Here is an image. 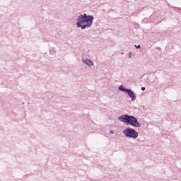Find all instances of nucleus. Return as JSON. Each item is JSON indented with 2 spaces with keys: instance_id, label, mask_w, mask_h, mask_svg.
Listing matches in <instances>:
<instances>
[{
  "instance_id": "4",
  "label": "nucleus",
  "mask_w": 181,
  "mask_h": 181,
  "mask_svg": "<svg viewBox=\"0 0 181 181\" xmlns=\"http://www.w3.org/2000/svg\"><path fill=\"white\" fill-rule=\"evenodd\" d=\"M119 91L127 93L129 97L132 98V101H135V100H136V95H135V93H134L131 89L125 88L123 85L119 86Z\"/></svg>"
},
{
  "instance_id": "10",
  "label": "nucleus",
  "mask_w": 181,
  "mask_h": 181,
  "mask_svg": "<svg viewBox=\"0 0 181 181\" xmlns=\"http://www.w3.org/2000/svg\"><path fill=\"white\" fill-rule=\"evenodd\" d=\"M110 134H114V131L110 130Z\"/></svg>"
},
{
  "instance_id": "2",
  "label": "nucleus",
  "mask_w": 181,
  "mask_h": 181,
  "mask_svg": "<svg viewBox=\"0 0 181 181\" xmlns=\"http://www.w3.org/2000/svg\"><path fill=\"white\" fill-rule=\"evenodd\" d=\"M119 121L122 122H124V124H127L128 125H132V127H135L136 128H139L141 127V124L138 122V119L132 115H122L120 117H117Z\"/></svg>"
},
{
  "instance_id": "7",
  "label": "nucleus",
  "mask_w": 181,
  "mask_h": 181,
  "mask_svg": "<svg viewBox=\"0 0 181 181\" xmlns=\"http://www.w3.org/2000/svg\"><path fill=\"white\" fill-rule=\"evenodd\" d=\"M132 52H129V54H128V57L129 58V59H131V56H132Z\"/></svg>"
},
{
  "instance_id": "8",
  "label": "nucleus",
  "mask_w": 181,
  "mask_h": 181,
  "mask_svg": "<svg viewBox=\"0 0 181 181\" xmlns=\"http://www.w3.org/2000/svg\"><path fill=\"white\" fill-rule=\"evenodd\" d=\"M146 88L145 87H141V91H145Z\"/></svg>"
},
{
  "instance_id": "6",
  "label": "nucleus",
  "mask_w": 181,
  "mask_h": 181,
  "mask_svg": "<svg viewBox=\"0 0 181 181\" xmlns=\"http://www.w3.org/2000/svg\"><path fill=\"white\" fill-rule=\"evenodd\" d=\"M134 47H136V49H141V45H134Z\"/></svg>"
},
{
  "instance_id": "1",
  "label": "nucleus",
  "mask_w": 181,
  "mask_h": 181,
  "mask_svg": "<svg viewBox=\"0 0 181 181\" xmlns=\"http://www.w3.org/2000/svg\"><path fill=\"white\" fill-rule=\"evenodd\" d=\"M76 26L81 28L82 30L86 29V28H91L93 22L94 21L93 16H88L86 13L80 14L78 16Z\"/></svg>"
},
{
  "instance_id": "5",
  "label": "nucleus",
  "mask_w": 181,
  "mask_h": 181,
  "mask_svg": "<svg viewBox=\"0 0 181 181\" xmlns=\"http://www.w3.org/2000/svg\"><path fill=\"white\" fill-rule=\"evenodd\" d=\"M82 62H83L85 64H87V66H89V67L94 66V62H93V61L88 59H82Z\"/></svg>"
},
{
  "instance_id": "3",
  "label": "nucleus",
  "mask_w": 181,
  "mask_h": 181,
  "mask_svg": "<svg viewBox=\"0 0 181 181\" xmlns=\"http://www.w3.org/2000/svg\"><path fill=\"white\" fill-rule=\"evenodd\" d=\"M123 134L126 138H132V139H136L138 138V132L131 127H127L123 131Z\"/></svg>"
},
{
  "instance_id": "9",
  "label": "nucleus",
  "mask_w": 181,
  "mask_h": 181,
  "mask_svg": "<svg viewBox=\"0 0 181 181\" xmlns=\"http://www.w3.org/2000/svg\"><path fill=\"white\" fill-rule=\"evenodd\" d=\"M156 49L157 50H160V47H157Z\"/></svg>"
}]
</instances>
